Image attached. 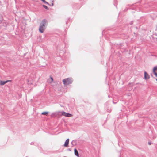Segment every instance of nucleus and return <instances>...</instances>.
<instances>
[{
	"label": "nucleus",
	"mask_w": 157,
	"mask_h": 157,
	"mask_svg": "<svg viewBox=\"0 0 157 157\" xmlns=\"http://www.w3.org/2000/svg\"><path fill=\"white\" fill-rule=\"evenodd\" d=\"M46 22V21L44 20L40 23L39 28V31L40 33H43L45 29V26Z\"/></svg>",
	"instance_id": "obj_1"
},
{
	"label": "nucleus",
	"mask_w": 157,
	"mask_h": 157,
	"mask_svg": "<svg viewBox=\"0 0 157 157\" xmlns=\"http://www.w3.org/2000/svg\"><path fill=\"white\" fill-rule=\"evenodd\" d=\"M62 115L63 116L68 117H70L73 116V115L65 112H62Z\"/></svg>",
	"instance_id": "obj_3"
},
{
	"label": "nucleus",
	"mask_w": 157,
	"mask_h": 157,
	"mask_svg": "<svg viewBox=\"0 0 157 157\" xmlns=\"http://www.w3.org/2000/svg\"><path fill=\"white\" fill-rule=\"evenodd\" d=\"M150 76L149 74L145 71L144 72V78L145 80H147L150 78Z\"/></svg>",
	"instance_id": "obj_4"
},
{
	"label": "nucleus",
	"mask_w": 157,
	"mask_h": 157,
	"mask_svg": "<svg viewBox=\"0 0 157 157\" xmlns=\"http://www.w3.org/2000/svg\"><path fill=\"white\" fill-rule=\"evenodd\" d=\"M60 113V112H58V113Z\"/></svg>",
	"instance_id": "obj_14"
},
{
	"label": "nucleus",
	"mask_w": 157,
	"mask_h": 157,
	"mask_svg": "<svg viewBox=\"0 0 157 157\" xmlns=\"http://www.w3.org/2000/svg\"><path fill=\"white\" fill-rule=\"evenodd\" d=\"M155 79H156V80L157 81V78H156Z\"/></svg>",
	"instance_id": "obj_15"
},
{
	"label": "nucleus",
	"mask_w": 157,
	"mask_h": 157,
	"mask_svg": "<svg viewBox=\"0 0 157 157\" xmlns=\"http://www.w3.org/2000/svg\"><path fill=\"white\" fill-rule=\"evenodd\" d=\"M151 76L152 77V75L151 74Z\"/></svg>",
	"instance_id": "obj_16"
},
{
	"label": "nucleus",
	"mask_w": 157,
	"mask_h": 157,
	"mask_svg": "<svg viewBox=\"0 0 157 157\" xmlns=\"http://www.w3.org/2000/svg\"><path fill=\"white\" fill-rule=\"evenodd\" d=\"M11 82V80H8L6 81H3L0 80V85H3L5 84L6 83L8 82Z\"/></svg>",
	"instance_id": "obj_5"
},
{
	"label": "nucleus",
	"mask_w": 157,
	"mask_h": 157,
	"mask_svg": "<svg viewBox=\"0 0 157 157\" xmlns=\"http://www.w3.org/2000/svg\"><path fill=\"white\" fill-rule=\"evenodd\" d=\"M72 81L71 78H65L63 80V82L64 85H67L71 84Z\"/></svg>",
	"instance_id": "obj_2"
},
{
	"label": "nucleus",
	"mask_w": 157,
	"mask_h": 157,
	"mask_svg": "<svg viewBox=\"0 0 157 157\" xmlns=\"http://www.w3.org/2000/svg\"><path fill=\"white\" fill-rule=\"evenodd\" d=\"M157 71V66H156L154 67L153 70V72L154 74H155L156 73V71Z\"/></svg>",
	"instance_id": "obj_8"
},
{
	"label": "nucleus",
	"mask_w": 157,
	"mask_h": 157,
	"mask_svg": "<svg viewBox=\"0 0 157 157\" xmlns=\"http://www.w3.org/2000/svg\"><path fill=\"white\" fill-rule=\"evenodd\" d=\"M48 113V112H44L41 113V114L47 116Z\"/></svg>",
	"instance_id": "obj_9"
},
{
	"label": "nucleus",
	"mask_w": 157,
	"mask_h": 157,
	"mask_svg": "<svg viewBox=\"0 0 157 157\" xmlns=\"http://www.w3.org/2000/svg\"><path fill=\"white\" fill-rule=\"evenodd\" d=\"M154 75H155L156 77H157V73L154 74Z\"/></svg>",
	"instance_id": "obj_13"
},
{
	"label": "nucleus",
	"mask_w": 157,
	"mask_h": 157,
	"mask_svg": "<svg viewBox=\"0 0 157 157\" xmlns=\"http://www.w3.org/2000/svg\"><path fill=\"white\" fill-rule=\"evenodd\" d=\"M43 6L44 8H45V9H48V8L47 6H46L45 5H43Z\"/></svg>",
	"instance_id": "obj_11"
},
{
	"label": "nucleus",
	"mask_w": 157,
	"mask_h": 157,
	"mask_svg": "<svg viewBox=\"0 0 157 157\" xmlns=\"http://www.w3.org/2000/svg\"><path fill=\"white\" fill-rule=\"evenodd\" d=\"M75 155L78 157H79V155L77 150L76 149L74 150Z\"/></svg>",
	"instance_id": "obj_7"
},
{
	"label": "nucleus",
	"mask_w": 157,
	"mask_h": 157,
	"mask_svg": "<svg viewBox=\"0 0 157 157\" xmlns=\"http://www.w3.org/2000/svg\"><path fill=\"white\" fill-rule=\"evenodd\" d=\"M50 77V80H49L48 81L50 83H52L53 81V78L52 77Z\"/></svg>",
	"instance_id": "obj_10"
},
{
	"label": "nucleus",
	"mask_w": 157,
	"mask_h": 157,
	"mask_svg": "<svg viewBox=\"0 0 157 157\" xmlns=\"http://www.w3.org/2000/svg\"><path fill=\"white\" fill-rule=\"evenodd\" d=\"M69 139H67L66 140L65 143L64 144V146L65 147H67L68 146V145L69 143Z\"/></svg>",
	"instance_id": "obj_6"
},
{
	"label": "nucleus",
	"mask_w": 157,
	"mask_h": 157,
	"mask_svg": "<svg viewBox=\"0 0 157 157\" xmlns=\"http://www.w3.org/2000/svg\"><path fill=\"white\" fill-rule=\"evenodd\" d=\"M44 3H47L45 1V0H41Z\"/></svg>",
	"instance_id": "obj_12"
}]
</instances>
